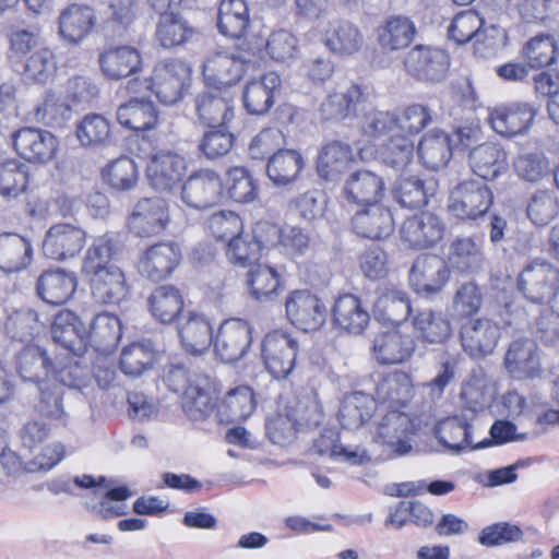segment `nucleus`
<instances>
[{
    "label": "nucleus",
    "mask_w": 559,
    "mask_h": 559,
    "mask_svg": "<svg viewBox=\"0 0 559 559\" xmlns=\"http://www.w3.org/2000/svg\"><path fill=\"white\" fill-rule=\"evenodd\" d=\"M78 287L76 275L62 269L45 271L37 280V294L47 304L62 305L71 299Z\"/></svg>",
    "instance_id": "34"
},
{
    "label": "nucleus",
    "mask_w": 559,
    "mask_h": 559,
    "mask_svg": "<svg viewBox=\"0 0 559 559\" xmlns=\"http://www.w3.org/2000/svg\"><path fill=\"white\" fill-rule=\"evenodd\" d=\"M181 258V250L177 243L170 241L158 242L141 253L138 270L152 280H163L178 266Z\"/></svg>",
    "instance_id": "25"
},
{
    "label": "nucleus",
    "mask_w": 559,
    "mask_h": 559,
    "mask_svg": "<svg viewBox=\"0 0 559 559\" xmlns=\"http://www.w3.org/2000/svg\"><path fill=\"white\" fill-rule=\"evenodd\" d=\"M152 316L162 323H171L182 311L183 299L173 286L157 287L148 299Z\"/></svg>",
    "instance_id": "53"
},
{
    "label": "nucleus",
    "mask_w": 559,
    "mask_h": 559,
    "mask_svg": "<svg viewBox=\"0 0 559 559\" xmlns=\"http://www.w3.org/2000/svg\"><path fill=\"white\" fill-rule=\"evenodd\" d=\"M384 190V181L380 176L369 170H358L345 180L343 194L348 203L366 207L379 204Z\"/></svg>",
    "instance_id": "31"
},
{
    "label": "nucleus",
    "mask_w": 559,
    "mask_h": 559,
    "mask_svg": "<svg viewBox=\"0 0 559 559\" xmlns=\"http://www.w3.org/2000/svg\"><path fill=\"white\" fill-rule=\"evenodd\" d=\"M352 223L358 235L370 239L388 237L394 228L391 212L380 204L366 206L356 212Z\"/></svg>",
    "instance_id": "39"
},
{
    "label": "nucleus",
    "mask_w": 559,
    "mask_h": 559,
    "mask_svg": "<svg viewBox=\"0 0 559 559\" xmlns=\"http://www.w3.org/2000/svg\"><path fill=\"white\" fill-rule=\"evenodd\" d=\"M94 10L84 4H71L58 19V34L68 44L78 45L86 39L96 26Z\"/></svg>",
    "instance_id": "29"
},
{
    "label": "nucleus",
    "mask_w": 559,
    "mask_h": 559,
    "mask_svg": "<svg viewBox=\"0 0 559 559\" xmlns=\"http://www.w3.org/2000/svg\"><path fill=\"white\" fill-rule=\"evenodd\" d=\"M287 320L298 330L312 332L326 322L328 308L323 300L307 289L288 293L284 301Z\"/></svg>",
    "instance_id": "4"
},
{
    "label": "nucleus",
    "mask_w": 559,
    "mask_h": 559,
    "mask_svg": "<svg viewBox=\"0 0 559 559\" xmlns=\"http://www.w3.org/2000/svg\"><path fill=\"white\" fill-rule=\"evenodd\" d=\"M157 354L152 341L133 342L122 348L119 368L130 378L141 377L152 368L157 359Z\"/></svg>",
    "instance_id": "44"
},
{
    "label": "nucleus",
    "mask_w": 559,
    "mask_h": 559,
    "mask_svg": "<svg viewBox=\"0 0 559 559\" xmlns=\"http://www.w3.org/2000/svg\"><path fill=\"white\" fill-rule=\"evenodd\" d=\"M357 154L342 142H330L324 145L319 154L317 170L320 177L325 180L338 178L357 158L361 162H370L374 158V150L370 141L366 144H356Z\"/></svg>",
    "instance_id": "8"
},
{
    "label": "nucleus",
    "mask_w": 559,
    "mask_h": 559,
    "mask_svg": "<svg viewBox=\"0 0 559 559\" xmlns=\"http://www.w3.org/2000/svg\"><path fill=\"white\" fill-rule=\"evenodd\" d=\"M518 289L532 302L547 304L559 289V271L548 262L535 261L518 276Z\"/></svg>",
    "instance_id": "7"
},
{
    "label": "nucleus",
    "mask_w": 559,
    "mask_h": 559,
    "mask_svg": "<svg viewBox=\"0 0 559 559\" xmlns=\"http://www.w3.org/2000/svg\"><path fill=\"white\" fill-rule=\"evenodd\" d=\"M281 86V78L275 72H267L259 80L250 81L243 93L246 109L251 115H263L274 104V93Z\"/></svg>",
    "instance_id": "40"
},
{
    "label": "nucleus",
    "mask_w": 559,
    "mask_h": 559,
    "mask_svg": "<svg viewBox=\"0 0 559 559\" xmlns=\"http://www.w3.org/2000/svg\"><path fill=\"white\" fill-rule=\"evenodd\" d=\"M439 441L450 451L460 452L472 447L469 426L457 417L447 418L438 426Z\"/></svg>",
    "instance_id": "62"
},
{
    "label": "nucleus",
    "mask_w": 559,
    "mask_h": 559,
    "mask_svg": "<svg viewBox=\"0 0 559 559\" xmlns=\"http://www.w3.org/2000/svg\"><path fill=\"white\" fill-rule=\"evenodd\" d=\"M246 283L248 293L253 299L270 300L280 292L281 275L276 269L267 264L257 263L250 265Z\"/></svg>",
    "instance_id": "48"
},
{
    "label": "nucleus",
    "mask_w": 559,
    "mask_h": 559,
    "mask_svg": "<svg viewBox=\"0 0 559 559\" xmlns=\"http://www.w3.org/2000/svg\"><path fill=\"white\" fill-rule=\"evenodd\" d=\"M56 69L52 51L44 48L26 59L22 73L23 80L27 83H47L53 78Z\"/></svg>",
    "instance_id": "63"
},
{
    "label": "nucleus",
    "mask_w": 559,
    "mask_h": 559,
    "mask_svg": "<svg viewBox=\"0 0 559 559\" xmlns=\"http://www.w3.org/2000/svg\"><path fill=\"white\" fill-rule=\"evenodd\" d=\"M411 312L409 300L405 293L395 288H384L374 302V316L378 321L388 326L407 324L406 318Z\"/></svg>",
    "instance_id": "41"
},
{
    "label": "nucleus",
    "mask_w": 559,
    "mask_h": 559,
    "mask_svg": "<svg viewBox=\"0 0 559 559\" xmlns=\"http://www.w3.org/2000/svg\"><path fill=\"white\" fill-rule=\"evenodd\" d=\"M294 405H280L276 415L266 420V433L274 444L284 445L295 436L297 425L317 424V405L306 407L300 402L292 401Z\"/></svg>",
    "instance_id": "10"
},
{
    "label": "nucleus",
    "mask_w": 559,
    "mask_h": 559,
    "mask_svg": "<svg viewBox=\"0 0 559 559\" xmlns=\"http://www.w3.org/2000/svg\"><path fill=\"white\" fill-rule=\"evenodd\" d=\"M418 156L427 168L444 167L452 156L449 134L438 129L425 133L418 144Z\"/></svg>",
    "instance_id": "46"
},
{
    "label": "nucleus",
    "mask_w": 559,
    "mask_h": 559,
    "mask_svg": "<svg viewBox=\"0 0 559 559\" xmlns=\"http://www.w3.org/2000/svg\"><path fill=\"white\" fill-rule=\"evenodd\" d=\"M191 72V67L186 61L163 60L155 64L152 75L143 84L130 81L129 90L135 93L151 91L162 104L174 105L190 86Z\"/></svg>",
    "instance_id": "3"
},
{
    "label": "nucleus",
    "mask_w": 559,
    "mask_h": 559,
    "mask_svg": "<svg viewBox=\"0 0 559 559\" xmlns=\"http://www.w3.org/2000/svg\"><path fill=\"white\" fill-rule=\"evenodd\" d=\"M32 241L16 233L0 234V271L14 274L25 271L33 262Z\"/></svg>",
    "instance_id": "32"
},
{
    "label": "nucleus",
    "mask_w": 559,
    "mask_h": 559,
    "mask_svg": "<svg viewBox=\"0 0 559 559\" xmlns=\"http://www.w3.org/2000/svg\"><path fill=\"white\" fill-rule=\"evenodd\" d=\"M321 112L326 119L358 118L359 126L368 136L393 122L389 112L377 111L366 104L360 87L354 84L330 93L321 104Z\"/></svg>",
    "instance_id": "2"
},
{
    "label": "nucleus",
    "mask_w": 559,
    "mask_h": 559,
    "mask_svg": "<svg viewBox=\"0 0 559 559\" xmlns=\"http://www.w3.org/2000/svg\"><path fill=\"white\" fill-rule=\"evenodd\" d=\"M449 260L461 272L479 271L484 266L481 242L472 237L456 238L450 246Z\"/></svg>",
    "instance_id": "51"
},
{
    "label": "nucleus",
    "mask_w": 559,
    "mask_h": 559,
    "mask_svg": "<svg viewBox=\"0 0 559 559\" xmlns=\"http://www.w3.org/2000/svg\"><path fill=\"white\" fill-rule=\"evenodd\" d=\"M250 23L249 8L245 0H222L218 10V29L226 36L239 38Z\"/></svg>",
    "instance_id": "49"
},
{
    "label": "nucleus",
    "mask_w": 559,
    "mask_h": 559,
    "mask_svg": "<svg viewBox=\"0 0 559 559\" xmlns=\"http://www.w3.org/2000/svg\"><path fill=\"white\" fill-rule=\"evenodd\" d=\"M224 195L219 175L212 169H200L189 176L181 187V201L189 207L206 209L217 204Z\"/></svg>",
    "instance_id": "12"
},
{
    "label": "nucleus",
    "mask_w": 559,
    "mask_h": 559,
    "mask_svg": "<svg viewBox=\"0 0 559 559\" xmlns=\"http://www.w3.org/2000/svg\"><path fill=\"white\" fill-rule=\"evenodd\" d=\"M500 336L499 326L489 319H477L462 330L464 349L473 357L491 353Z\"/></svg>",
    "instance_id": "37"
},
{
    "label": "nucleus",
    "mask_w": 559,
    "mask_h": 559,
    "mask_svg": "<svg viewBox=\"0 0 559 559\" xmlns=\"http://www.w3.org/2000/svg\"><path fill=\"white\" fill-rule=\"evenodd\" d=\"M376 401L362 392L345 396L338 412L340 423L344 428H359L374 412Z\"/></svg>",
    "instance_id": "54"
},
{
    "label": "nucleus",
    "mask_w": 559,
    "mask_h": 559,
    "mask_svg": "<svg viewBox=\"0 0 559 559\" xmlns=\"http://www.w3.org/2000/svg\"><path fill=\"white\" fill-rule=\"evenodd\" d=\"M213 90L197 97V111L199 118L209 126L227 127L235 117V95L229 90Z\"/></svg>",
    "instance_id": "33"
},
{
    "label": "nucleus",
    "mask_w": 559,
    "mask_h": 559,
    "mask_svg": "<svg viewBox=\"0 0 559 559\" xmlns=\"http://www.w3.org/2000/svg\"><path fill=\"white\" fill-rule=\"evenodd\" d=\"M87 331L90 333V342L111 350L121 338V321L112 313L102 312L94 318Z\"/></svg>",
    "instance_id": "59"
},
{
    "label": "nucleus",
    "mask_w": 559,
    "mask_h": 559,
    "mask_svg": "<svg viewBox=\"0 0 559 559\" xmlns=\"http://www.w3.org/2000/svg\"><path fill=\"white\" fill-rule=\"evenodd\" d=\"M255 395L251 386H235L218 404V412L230 420L246 419L255 408Z\"/></svg>",
    "instance_id": "56"
},
{
    "label": "nucleus",
    "mask_w": 559,
    "mask_h": 559,
    "mask_svg": "<svg viewBox=\"0 0 559 559\" xmlns=\"http://www.w3.org/2000/svg\"><path fill=\"white\" fill-rule=\"evenodd\" d=\"M409 324L388 326L380 333L373 345L378 360L382 364H400L406 360L414 350V337L408 334Z\"/></svg>",
    "instance_id": "27"
},
{
    "label": "nucleus",
    "mask_w": 559,
    "mask_h": 559,
    "mask_svg": "<svg viewBox=\"0 0 559 559\" xmlns=\"http://www.w3.org/2000/svg\"><path fill=\"white\" fill-rule=\"evenodd\" d=\"M118 122L136 132L148 131L158 124V115L152 102L133 98L117 109Z\"/></svg>",
    "instance_id": "45"
},
{
    "label": "nucleus",
    "mask_w": 559,
    "mask_h": 559,
    "mask_svg": "<svg viewBox=\"0 0 559 559\" xmlns=\"http://www.w3.org/2000/svg\"><path fill=\"white\" fill-rule=\"evenodd\" d=\"M537 111L538 109L527 102H515L491 109L488 121L495 132L512 138L530 130Z\"/></svg>",
    "instance_id": "17"
},
{
    "label": "nucleus",
    "mask_w": 559,
    "mask_h": 559,
    "mask_svg": "<svg viewBox=\"0 0 559 559\" xmlns=\"http://www.w3.org/2000/svg\"><path fill=\"white\" fill-rule=\"evenodd\" d=\"M404 64L406 71L416 79L439 82L444 79L450 60L444 50L419 45L407 53Z\"/></svg>",
    "instance_id": "21"
},
{
    "label": "nucleus",
    "mask_w": 559,
    "mask_h": 559,
    "mask_svg": "<svg viewBox=\"0 0 559 559\" xmlns=\"http://www.w3.org/2000/svg\"><path fill=\"white\" fill-rule=\"evenodd\" d=\"M442 233L443 227L436 215L421 213L403 223L401 238L411 248H424L438 242Z\"/></svg>",
    "instance_id": "35"
},
{
    "label": "nucleus",
    "mask_w": 559,
    "mask_h": 559,
    "mask_svg": "<svg viewBox=\"0 0 559 559\" xmlns=\"http://www.w3.org/2000/svg\"><path fill=\"white\" fill-rule=\"evenodd\" d=\"M52 340L76 356L83 355L90 344L87 326L70 310L59 311L51 324Z\"/></svg>",
    "instance_id": "26"
},
{
    "label": "nucleus",
    "mask_w": 559,
    "mask_h": 559,
    "mask_svg": "<svg viewBox=\"0 0 559 559\" xmlns=\"http://www.w3.org/2000/svg\"><path fill=\"white\" fill-rule=\"evenodd\" d=\"M304 168V158L298 151L278 150L271 155L266 173L276 186H286L295 181Z\"/></svg>",
    "instance_id": "47"
},
{
    "label": "nucleus",
    "mask_w": 559,
    "mask_h": 559,
    "mask_svg": "<svg viewBox=\"0 0 559 559\" xmlns=\"http://www.w3.org/2000/svg\"><path fill=\"white\" fill-rule=\"evenodd\" d=\"M16 153L29 163L46 164L59 150L58 139L49 131L38 128H22L13 135Z\"/></svg>",
    "instance_id": "20"
},
{
    "label": "nucleus",
    "mask_w": 559,
    "mask_h": 559,
    "mask_svg": "<svg viewBox=\"0 0 559 559\" xmlns=\"http://www.w3.org/2000/svg\"><path fill=\"white\" fill-rule=\"evenodd\" d=\"M559 44L551 35H537L523 47L522 57L532 69L544 68L557 62Z\"/></svg>",
    "instance_id": "55"
},
{
    "label": "nucleus",
    "mask_w": 559,
    "mask_h": 559,
    "mask_svg": "<svg viewBox=\"0 0 559 559\" xmlns=\"http://www.w3.org/2000/svg\"><path fill=\"white\" fill-rule=\"evenodd\" d=\"M416 336L427 343H441L450 334V324L441 313L419 311L413 323Z\"/></svg>",
    "instance_id": "60"
},
{
    "label": "nucleus",
    "mask_w": 559,
    "mask_h": 559,
    "mask_svg": "<svg viewBox=\"0 0 559 559\" xmlns=\"http://www.w3.org/2000/svg\"><path fill=\"white\" fill-rule=\"evenodd\" d=\"M324 45L334 53L349 56L362 46V35L353 24L343 21H320L316 26Z\"/></svg>",
    "instance_id": "28"
},
{
    "label": "nucleus",
    "mask_w": 559,
    "mask_h": 559,
    "mask_svg": "<svg viewBox=\"0 0 559 559\" xmlns=\"http://www.w3.org/2000/svg\"><path fill=\"white\" fill-rule=\"evenodd\" d=\"M216 386H186L181 393V407L192 420L209 416L218 406Z\"/></svg>",
    "instance_id": "50"
},
{
    "label": "nucleus",
    "mask_w": 559,
    "mask_h": 559,
    "mask_svg": "<svg viewBox=\"0 0 559 559\" xmlns=\"http://www.w3.org/2000/svg\"><path fill=\"white\" fill-rule=\"evenodd\" d=\"M186 171L185 157L170 150H159L153 153L145 169L150 185L159 192H171L178 187Z\"/></svg>",
    "instance_id": "11"
},
{
    "label": "nucleus",
    "mask_w": 559,
    "mask_h": 559,
    "mask_svg": "<svg viewBox=\"0 0 559 559\" xmlns=\"http://www.w3.org/2000/svg\"><path fill=\"white\" fill-rule=\"evenodd\" d=\"M193 29L175 11L163 13L156 28V38L165 48L180 46L188 41Z\"/></svg>",
    "instance_id": "57"
},
{
    "label": "nucleus",
    "mask_w": 559,
    "mask_h": 559,
    "mask_svg": "<svg viewBox=\"0 0 559 559\" xmlns=\"http://www.w3.org/2000/svg\"><path fill=\"white\" fill-rule=\"evenodd\" d=\"M507 372L518 381L534 380L542 373L538 348L534 340H514L504 356Z\"/></svg>",
    "instance_id": "22"
},
{
    "label": "nucleus",
    "mask_w": 559,
    "mask_h": 559,
    "mask_svg": "<svg viewBox=\"0 0 559 559\" xmlns=\"http://www.w3.org/2000/svg\"><path fill=\"white\" fill-rule=\"evenodd\" d=\"M103 179L117 191L132 190L139 180V168L130 157H120L107 164L102 170Z\"/></svg>",
    "instance_id": "58"
},
{
    "label": "nucleus",
    "mask_w": 559,
    "mask_h": 559,
    "mask_svg": "<svg viewBox=\"0 0 559 559\" xmlns=\"http://www.w3.org/2000/svg\"><path fill=\"white\" fill-rule=\"evenodd\" d=\"M73 483L82 488H93L94 495L99 499L97 502H90L92 512L103 518H114L126 513L123 501L130 497L127 487L109 489L104 477L97 479L90 475H82L74 478Z\"/></svg>",
    "instance_id": "23"
},
{
    "label": "nucleus",
    "mask_w": 559,
    "mask_h": 559,
    "mask_svg": "<svg viewBox=\"0 0 559 559\" xmlns=\"http://www.w3.org/2000/svg\"><path fill=\"white\" fill-rule=\"evenodd\" d=\"M374 158H380L385 165L393 168L405 167L413 157V143L404 135L392 132L388 141H383Z\"/></svg>",
    "instance_id": "61"
},
{
    "label": "nucleus",
    "mask_w": 559,
    "mask_h": 559,
    "mask_svg": "<svg viewBox=\"0 0 559 559\" xmlns=\"http://www.w3.org/2000/svg\"><path fill=\"white\" fill-rule=\"evenodd\" d=\"M87 234L79 225L56 223L45 233L41 250L45 257L56 261L75 258L86 245Z\"/></svg>",
    "instance_id": "9"
},
{
    "label": "nucleus",
    "mask_w": 559,
    "mask_h": 559,
    "mask_svg": "<svg viewBox=\"0 0 559 559\" xmlns=\"http://www.w3.org/2000/svg\"><path fill=\"white\" fill-rule=\"evenodd\" d=\"M468 158L473 173L485 180H493L508 169L507 153L495 143H484L474 147Z\"/></svg>",
    "instance_id": "38"
},
{
    "label": "nucleus",
    "mask_w": 559,
    "mask_h": 559,
    "mask_svg": "<svg viewBox=\"0 0 559 559\" xmlns=\"http://www.w3.org/2000/svg\"><path fill=\"white\" fill-rule=\"evenodd\" d=\"M447 262L435 254H421L416 258L409 270V285L420 295H433L442 290L450 280Z\"/></svg>",
    "instance_id": "15"
},
{
    "label": "nucleus",
    "mask_w": 559,
    "mask_h": 559,
    "mask_svg": "<svg viewBox=\"0 0 559 559\" xmlns=\"http://www.w3.org/2000/svg\"><path fill=\"white\" fill-rule=\"evenodd\" d=\"M29 185L28 167L16 158L0 160V200L13 202L19 200Z\"/></svg>",
    "instance_id": "42"
},
{
    "label": "nucleus",
    "mask_w": 559,
    "mask_h": 559,
    "mask_svg": "<svg viewBox=\"0 0 559 559\" xmlns=\"http://www.w3.org/2000/svg\"><path fill=\"white\" fill-rule=\"evenodd\" d=\"M19 371L24 381L39 383L52 380L50 373L53 372V369L45 350L38 346L29 345L19 356Z\"/></svg>",
    "instance_id": "52"
},
{
    "label": "nucleus",
    "mask_w": 559,
    "mask_h": 559,
    "mask_svg": "<svg viewBox=\"0 0 559 559\" xmlns=\"http://www.w3.org/2000/svg\"><path fill=\"white\" fill-rule=\"evenodd\" d=\"M414 435L415 425L412 417L403 412L390 411L377 423L374 438L394 453L405 455L412 450Z\"/></svg>",
    "instance_id": "19"
},
{
    "label": "nucleus",
    "mask_w": 559,
    "mask_h": 559,
    "mask_svg": "<svg viewBox=\"0 0 559 559\" xmlns=\"http://www.w3.org/2000/svg\"><path fill=\"white\" fill-rule=\"evenodd\" d=\"M545 404L540 393L532 386H508L493 399V386H489V408L499 416L519 417Z\"/></svg>",
    "instance_id": "16"
},
{
    "label": "nucleus",
    "mask_w": 559,
    "mask_h": 559,
    "mask_svg": "<svg viewBox=\"0 0 559 559\" xmlns=\"http://www.w3.org/2000/svg\"><path fill=\"white\" fill-rule=\"evenodd\" d=\"M491 190L476 180L459 183L449 198V212L463 221H475L483 217L492 204Z\"/></svg>",
    "instance_id": "6"
},
{
    "label": "nucleus",
    "mask_w": 559,
    "mask_h": 559,
    "mask_svg": "<svg viewBox=\"0 0 559 559\" xmlns=\"http://www.w3.org/2000/svg\"><path fill=\"white\" fill-rule=\"evenodd\" d=\"M369 321V312L355 295H343L334 302L332 324L335 329L352 334H359L367 328Z\"/></svg>",
    "instance_id": "36"
},
{
    "label": "nucleus",
    "mask_w": 559,
    "mask_h": 559,
    "mask_svg": "<svg viewBox=\"0 0 559 559\" xmlns=\"http://www.w3.org/2000/svg\"><path fill=\"white\" fill-rule=\"evenodd\" d=\"M167 203L160 198H145L136 202L128 221L132 234L139 237L159 235L169 224Z\"/></svg>",
    "instance_id": "18"
},
{
    "label": "nucleus",
    "mask_w": 559,
    "mask_h": 559,
    "mask_svg": "<svg viewBox=\"0 0 559 559\" xmlns=\"http://www.w3.org/2000/svg\"><path fill=\"white\" fill-rule=\"evenodd\" d=\"M527 216L539 226L549 224L559 213V200L555 192L538 190L527 203Z\"/></svg>",
    "instance_id": "64"
},
{
    "label": "nucleus",
    "mask_w": 559,
    "mask_h": 559,
    "mask_svg": "<svg viewBox=\"0 0 559 559\" xmlns=\"http://www.w3.org/2000/svg\"><path fill=\"white\" fill-rule=\"evenodd\" d=\"M416 34V27L406 16H391L377 29L379 46L388 51L405 49L411 45Z\"/></svg>",
    "instance_id": "43"
},
{
    "label": "nucleus",
    "mask_w": 559,
    "mask_h": 559,
    "mask_svg": "<svg viewBox=\"0 0 559 559\" xmlns=\"http://www.w3.org/2000/svg\"><path fill=\"white\" fill-rule=\"evenodd\" d=\"M115 240L109 235L96 237L82 261V274L87 278L92 296L103 305H118L129 294L123 270L114 262Z\"/></svg>",
    "instance_id": "1"
},
{
    "label": "nucleus",
    "mask_w": 559,
    "mask_h": 559,
    "mask_svg": "<svg viewBox=\"0 0 559 559\" xmlns=\"http://www.w3.org/2000/svg\"><path fill=\"white\" fill-rule=\"evenodd\" d=\"M98 64L104 76L117 81L136 74L143 62L136 48L123 45L104 49L98 56Z\"/></svg>",
    "instance_id": "30"
},
{
    "label": "nucleus",
    "mask_w": 559,
    "mask_h": 559,
    "mask_svg": "<svg viewBox=\"0 0 559 559\" xmlns=\"http://www.w3.org/2000/svg\"><path fill=\"white\" fill-rule=\"evenodd\" d=\"M247 62L227 51H214L206 56L202 73L207 86L212 90H229L243 76Z\"/></svg>",
    "instance_id": "13"
},
{
    "label": "nucleus",
    "mask_w": 559,
    "mask_h": 559,
    "mask_svg": "<svg viewBox=\"0 0 559 559\" xmlns=\"http://www.w3.org/2000/svg\"><path fill=\"white\" fill-rule=\"evenodd\" d=\"M252 342V329L242 319L231 318L221 323L213 340L214 352L225 362L240 359Z\"/></svg>",
    "instance_id": "14"
},
{
    "label": "nucleus",
    "mask_w": 559,
    "mask_h": 559,
    "mask_svg": "<svg viewBox=\"0 0 559 559\" xmlns=\"http://www.w3.org/2000/svg\"><path fill=\"white\" fill-rule=\"evenodd\" d=\"M297 352V340L284 330H273L262 341V358L274 380H284L293 371Z\"/></svg>",
    "instance_id": "5"
},
{
    "label": "nucleus",
    "mask_w": 559,
    "mask_h": 559,
    "mask_svg": "<svg viewBox=\"0 0 559 559\" xmlns=\"http://www.w3.org/2000/svg\"><path fill=\"white\" fill-rule=\"evenodd\" d=\"M180 345L191 355L205 353L213 343V325L210 318L195 310L188 311L177 326Z\"/></svg>",
    "instance_id": "24"
}]
</instances>
